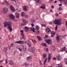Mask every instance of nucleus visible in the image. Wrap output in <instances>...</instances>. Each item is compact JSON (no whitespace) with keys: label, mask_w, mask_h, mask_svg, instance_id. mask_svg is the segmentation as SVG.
Wrapping results in <instances>:
<instances>
[{"label":"nucleus","mask_w":67,"mask_h":67,"mask_svg":"<svg viewBox=\"0 0 67 67\" xmlns=\"http://www.w3.org/2000/svg\"><path fill=\"white\" fill-rule=\"evenodd\" d=\"M16 5L17 7L19 8V6L20 5V3L19 2H17V3L16 4Z\"/></svg>","instance_id":"24"},{"label":"nucleus","mask_w":67,"mask_h":67,"mask_svg":"<svg viewBox=\"0 0 67 67\" xmlns=\"http://www.w3.org/2000/svg\"><path fill=\"white\" fill-rule=\"evenodd\" d=\"M20 16V15L19 14H18L16 15V17L17 19H19V16Z\"/></svg>","instance_id":"30"},{"label":"nucleus","mask_w":67,"mask_h":67,"mask_svg":"<svg viewBox=\"0 0 67 67\" xmlns=\"http://www.w3.org/2000/svg\"><path fill=\"white\" fill-rule=\"evenodd\" d=\"M62 20L61 19H59L58 20H54L53 21V23L55 24H57L58 25H60L62 24V23H61Z\"/></svg>","instance_id":"2"},{"label":"nucleus","mask_w":67,"mask_h":67,"mask_svg":"<svg viewBox=\"0 0 67 67\" xmlns=\"http://www.w3.org/2000/svg\"><path fill=\"white\" fill-rule=\"evenodd\" d=\"M42 45L43 46H44L45 47H47V45H46V44L45 43H42Z\"/></svg>","instance_id":"26"},{"label":"nucleus","mask_w":67,"mask_h":67,"mask_svg":"<svg viewBox=\"0 0 67 67\" xmlns=\"http://www.w3.org/2000/svg\"><path fill=\"white\" fill-rule=\"evenodd\" d=\"M59 9L60 10H62V8L61 7H60L59 8Z\"/></svg>","instance_id":"48"},{"label":"nucleus","mask_w":67,"mask_h":67,"mask_svg":"<svg viewBox=\"0 0 67 67\" xmlns=\"http://www.w3.org/2000/svg\"><path fill=\"white\" fill-rule=\"evenodd\" d=\"M25 30H26V32H28L29 31V28L25 26Z\"/></svg>","instance_id":"12"},{"label":"nucleus","mask_w":67,"mask_h":67,"mask_svg":"<svg viewBox=\"0 0 67 67\" xmlns=\"http://www.w3.org/2000/svg\"><path fill=\"white\" fill-rule=\"evenodd\" d=\"M13 43H12L10 44V47H13Z\"/></svg>","instance_id":"42"},{"label":"nucleus","mask_w":67,"mask_h":67,"mask_svg":"<svg viewBox=\"0 0 67 67\" xmlns=\"http://www.w3.org/2000/svg\"><path fill=\"white\" fill-rule=\"evenodd\" d=\"M31 23H34L35 22V20H32L31 21Z\"/></svg>","instance_id":"37"},{"label":"nucleus","mask_w":67,"mask_h":67,"mask_svg":"<svg viewBox=\"0 0 67 67\" xmlns=\"http://www.w3.org/2000/svg\"><path fill=\"white\" fill-rule=\"evenodd\" d=\"M36 29V30H39L40 29V27L38 26L37 25L36 26H35Z\"/></svg>","instance_id":"25"},{"label":"nucleus","mask_w":67,"mask_h":67,"mask_svg":"<svg viewBox=\"0 0 67 67\" xmlns=\"http://www.w3.org/2000/svg\"><path fill=\"white\" fill-rule=\"evenodd\" d=\"M47 58H46L44 60V64H45V63H46V60H47Z\"/></svg>","instance_id":"41"},{"label":"nucleus","mask_w":67,"mask_h":67,"mask_svg":"<svg viewBox=\"0 0 67 67\" xmlns=\"http://www.w3.org/2000/svg\"><path fill=\"white\" fill-rule=\"evenodd\" d=\"M59 6H60V7H61V6H62V4H59Z\"/></svg>","instance_id":"58"},{"label":"nucleus","mask_w":67,"mask_h":67,"mask_svg":"<svg viewBox=\"0 0 67 67\" xmlns=\"http://www.w3.org/2000/svg\"><path fill=\"white\" fill-rule=\"evenodd\" d=\"M46 50L47 52H48V48H46Z\"/></svg>","instance_id":"50"},{"label":"nucleus","mask_w":67,"mask_h":67,"mask_svg":"<svg viewBox=\"0 0 67 67\" xmlns=\"http://www.w3.org/2000/svg\"><path fill=\"white\" fill-rule=\"evenodd\" d=\"M27 45L29 47H31L32 46L31 45V43L30 42L28 43Z\"/></svg>","instance_id":"27"},{"label":"nucleus","mask_w":67,"mask_h":67,"mask_svg":"<svg viewBox=\"0 0 67 67\" xmlns=\"http://www.w3.org/2000/svg\"><path fill=\"white\" fill-rule=\"evenodd\" d=\"M40 8H41L43 9V10H44L45 9V5H43Z\"/></svg>","instance_id":"22"},{"label":"nucleus","mask_w":67,"mask_h":67,"mask_svg":"<svg viewBox=\"0 0 67 67\" xmlns=\"http://www.w3.org/2000/svg\"><path fill=\"white\" fill-rule=\"evenodd\" d=\"M52 47L54 48V51H55V50H56V48L55 47V46H52Z\"/></svg>","instance_id":"38"},{"label":"nucleus","mask_w":67,"mask_h":67,"mask_svg":"<svg viewBox=\"0 0 67 67\" xmlns=\"http://www.w3.org/2000/svg\"><path fill=\"white\" fill-rule=\"evenodd\" d=\"M47 43L48 44H52V41L50 40V39H48V41Z\"/></svg>","instance_id":"14"},{"label":"nucleus","mask_w":67,"mask_h":67,"mask_svg":"<svg viewBox=\"0 0 67 67\" xmlns=\"http://www.w3.org/2000/svg\"><path fill=\"white\" fill-rule=\"evenodd\" d=\"M31 26H32V27H33V26H34V24H33L32 23H31Z\"/></svg>","instance_id":"49"},{"label":"nucleus","mask_w":67,"mask_h":67,"mask_svg":"<svg viewBox=\"0 0 67 67\" xmlns=\"http://www.w3.org/2000/svg\"><path fill=\"white\" fill-rule=\"evenodd\" d=\"M56 16H58V14H56Z\"/></svg>","instance_id":"63"},{"label":"nucleus","mask_w":67,"mask_h":67,"mask_svg":"<svg viewBox=\"0 0 67 67\" xmlns=\"http://www.w3.org/2000/svg\"><path fill=\"white\" fill-rule=\"evenodd\" d=\"M1 43H0V47H1Z\"/></svg>","instance_id":"64"},{"label":"nucleus","mask_w":67,"mask_h":67,"mask_svg":"<svg viewBox=\"0 0 67 67\" xmlns=\"http://www.w3.org/2000/svg\"><path fill=\"white\" fill-rule=\"evenodd\" d=\"M58 27V26H56L55 27V30H57V27Z\"/></svg>","instance_id":"43"},{"label":"nucleus","mask_w":67,"mask_h":67,"mask_svg":"<svg viewBox=\"0 0 67 67\" xmlns=\"http://www.w3.org/2000/svg\"><path fill=\"white\" fill-rule=\"evenodd\" d=\"M10 7L11 8V11L12 12H14L15 11V9H14V7H13L12 6L10 5Z\"/></svg>","instance_id":"4"},{"label":"nucleus","mask_w":67,"mask_h":67,"mask_svg":"<svg viewBox=\"0 0 67 67\" xmlns=\"http://www.w3.org/2000/svg\"><path fill=\"white\" fill-rule=\"evenodd\" d=\"M25 18H27L28 17V16H27V15H25Z\"/></svg>","instance_id":"56"},{"label":"nucleus","mask_w":67,"mask_h":67,"mask_svg":"<svg viewBox=\"0 0 67 67\" xmlns=\"http://www.w3.org/2000/svg\"><path fill=\"white\" fill-rule=\"evenodd\" d=\"M7 25L9 26H8L7 27L8 28H9L10 32H11L12 31V27H11V26H12V23L10 22H5V23H4V26L5 27H6Z\"/></svg>","instance_id":"1"},{"label":"nucleus","mask_w":67,"mask_h":67,"mask_svg":"<svg viewBox=\"0 0 67 67\" xmlns=\"http://www.w3.org/2000/svg\"><path fill=\"white\" fill-rule=\"evenodd\" d=\"M31 58H32V57L31 56L28 57L27 58V59H31Z\"/></svg>","instance_id":"34"},{"label":"nucleus","mask_w":67,"mask_h":67,"mask_svg":"<svg viewBox=\"0 0 67 67\" xmlns=\"http://www.w3.org/2000/svg\"><path fill=\"white\" fill-rule=\"evenodd\" d=\"M24 36H22L20 37V40H23V39H25V38H24Z\"/></svg>","instance_id":"23"},{"label":"nucleus","mask_w":67,"mask_h":67,"mask_svg":"<svg viewBox=\"0 0 67 67\" xmlns=\"http://www.w3.org/2000/svg\"><path fill=\"white\" fill-rule=\"evenodd\" d=\"M28 65V64H26V63H25V64L24 65V66H27Z\"/></svg>","instance_id":"36"},{"label":"nucleus","mask_w":67,"mask_h":67,"mask_svg":"<svg viewBox=\"0 0 67 67\" xmlns=\"http://www.w3.org/2000/svg\"><path fill=\"white\" fill-rule=\"evenodd\" d=\"M56 40L57 41H59V37H60V36L57 34H56Z\"/></svg>","instance_id":"8"},{"label":"nucleus","mask_w":67,"mask_h":67,"mask_svg":"<svg viewBox=\"0 0 67 67\" xmlns=\"http://www.w3.org/2000/svg\"><path fill=\"white\" fill-rule=\"evenodd\" d=\"M49 32H51V30H49L48 31H47V33H49Z\"/></svg>","instance_id":"53"},{"label":"nucleus","mask_w":67,"mask_h":67,"mask_svg":"<svg viewBox=\"0 0 67 67\" xmlns=\"http://www.w3.org/2000/svg\"><path fill=\"white\" fill-rule=\"evenodd\" d=\"M25 30H26V32H28L29 31V28L25 26Z\"/></svg>","instance_id":"13"},{"label":"nucleus","mask_w":67,"mask_h":67,"mask_svg":"<svg viewBox=\"0 0 67 67\" xmlns=\"http://www.w3.org/2000/svg\"><path fill=\"white\" fill-rule=\"evenodd\" d=\"M23 8L24 10V11H27V9L26 8V6H23Z\"/></svg>","instance_id":"10"},{"label":"nucleus","mask_w":67,"mask_h":67,"mask_svg":"<svg viewBox=\"0 0 67 67\" xmlns=\"http://www.w3.org/2000/svg\"><path fill=\"white\" fill-rule=\"evenodd\" d=\"M16 51H14V54L15 55V53H16Z\"/></svg>","instance_id":"60"},{"label":"nucleus","mask_w":67,"mask_h":67,"mask_svg":"<svg viewBox=\"0 0 67 67\" xmlns=\"http://www.w3.org/2000/svg\"><path fill=\"white\" fill-rule=\"evenodd\" d=\"M26 19H23V22L24 23H27L28 22V21H26Z\"/></svg>","instance_id":"18"},{"label":"nucleus","mask_w":67,"mask_h":67,"mask_svg":"<svg viewBox=\"0 0 67 67\" xmlns=\"http://www.w3.org/2000/svg\"><path fill=\"white\" fill-rule=\"evenodd\" d=\"M21 46L22 47V48H24V46L23 45H22Z\"/></svg>","instance_id":"57"},{"label":"nucleus","mask_w":67,"mask_h":67,"mask_svg":"<svg viewBox=\"0 0 67 67\" xmlns=\"http://www.w3.org/2000/svg\"><path fill=\"white\" fill-rule=\"evenodd\" d=\"M9 64L10 65H14L13 63V62H12V61L11 60H10L9 61Z\"/></svg>","instance_id":"16"},{"label":"nucleus","mask_w":67,"mask_h":67,"mask_svg":"<svg viewBox=\"0 0 67 67\" xmlns=\"http://www.w3.org/2000/svg\"><path fill=\"white\" fill-rule=\"evenodd\" d=\"M48 35H46L44 37V38H47V37H48Z\"/></svg>","instance_id":"35"},{"label":"nucleus","mask_w":67,"mask_h":67,"mask_svg":"<svg viewBox=\"0 0 67 67\" xmlns=\"http://www.w3.org/2000/svg\"><path fill=\"white\" fill-rule=\"evenodd\" d=\"M6 64H8V61L7 59H6Z\"/></svg>","instance_id":"54"},{"label":"nucleus","mask_w":67,"mask_h":67,"mask_svg":"<svg viewBox=\"0 0 67 67\" xmlns=\"http://www.w3.org/2000/svg\"><path fill=\"white\" fill-rule=\"evenodd\" d=\"M26 47L24 48L23 49V51H24L25 52H26Z\"/></svg>","instance_id":"31"},{"label":"nucleus","mask_w":67,"mask_h":67,"mask_svg":"<svg viewBox=\"0 0 67 67\" xmlns=\"http://www.w3.org/2000/svg\"><path fill=\"white\" fill-rule=\"evenodd\" d=\"M55 32H54L51 31V34L52 35H55Z\"/></svg>","instance_id":"32"},{"label":"nucleus","mask_w":67,"mask_h":67,"mask_svg":"<svg viewBox=\"0 0 67 67\" xmlns=\"http://www.w3.org/2000/svg\"><path fill=\"white\" fill-rule=\"evenodd\" d=\"M8 11V8L6 7L4 8L3 9V13L4 14L5 13L7 12V11Z\"/></svg>","instance_id":"5"},{"label":"nucleus","mask_w":67,"mask_h":67,"mask_svg":"<svg viewBox=\"0 0 67 67\" xmlns=\"http://www.w3.org/2000/svg\"><path fill=\"white\" fill-rule=\"evenodd\" d=\"M46 55L47 54L45 53H44L43 54V58H46Z\"/></svg>","instance_id":"19"},{"label":"nucleus","mask_w":67,"mask_h":67,"mask_svg":"<svg viewBox=\"0 0 67 67\" xmlns=\"http://www.w3.org/2000/svg\"><path fill=\"white\" fill-rule=\"evenodd\" d=\"M65 28H63L62 29V31H64V30H65Z\"/></svg>","instance_id":"59"},{"label":"nucleus","mask_w":67,"mask_h":67,"mask_svg":"<svg viewBox=\"0 0 67 67\" xmlns=\"http://www.w3.org/2000/svg\"><path fill=\"white\" fill-rule=\"evenodd\" d=\"M58 56H56L57 57V58L58 60H60L61 59V58H60V57H59V55H58Z\"/></svg>","instance_id":"15"},{"label":"nucleus","mask_w":67,"mask_h":67,"mask_svg":"<svg viewBox=\"0 0 67 67\" xmlns=\"http://www.w3.org/2000/svg\"><path fill=\"white\" fill-rule=\"evenodd\" d=\"M4 51H5V52H6V51H8V48H7V47L4 48Z\"/></svg>","instance_id":"33"},{"label":"nucleus","mask_w":67,"mask_h":67,"mask_svg":"<svg viewBox=\"0 0 67 67\" xmlns=\"http://www.w3.org/2000/svg\"><path fill=\"white\" fill-rule=\"evenodd\" d=\"M28 51H30V52H32V49H31L29 48L28 49Z\"/></svg>","instance_id":"40"},{"label":"nucleus","mask_w":67,"mask_h":67,"mask_svg":"<svg viewBox=\"0 0 67 67\" xmlns=\"http://www.w3.org/2000/svg\"><path fill=\"white\" fill-rule=\"evenodd\" d=\"M45 41H46V43H48V40H45Z\"/></svg>","instance_id":"47"},{"label":"nucleus","mask_w":67,"mask_h":67,"mask_svg":"<svg viewBox=\"0 0 67 67\" xmlns=\"http://www.w3.org/2000/svg\"><path fill=\"white\" fill-rule=\"evenodd\" d=\"M36 2V4H41V0H35Z\"/></svg>","instance_id":"6"},{"label":"nucleus","mask_w":67,"mask_h":67,"mask_svg":"<svg viewBox=\"0 0 67 67\" xmlns=\"http://www.w3.org/2000/svg\"><path fill=\"white\" fill-rule=\"evenodd\" d=\"M21 35H22V36H24V34H21Z\"/></svg>","instance_id":"61"},{"label":"nucleus","mask_w":67,"mask_h":67,"mask_svg":"<svg viewBox=\"0 0 67 67\" xmlns=\"http://www.w3.org/2000/svg\"><path fill=\"white\" fill-rule=\"evenodd\" d=\"M37 37L38 40L40 41H41V40H42V38H41V37L39 36H37Z\"/></svg>","instance_id":"17"},{"label":"nucleus","mask_w":67,"mask_h":67,"mask_svg":"<svg viewBox=\"0 0 67 67\" xmlns=\"http://www.w3.org/2000/svg\"><path fill=\"white\" fill-rule=\"evenodd\" d=\"M5 3L7 4V5H9L10 4L9 3V2H8L7 1H6V0L5 1Z\"/></svg>","instance_id":"29"},{"label":"nucleus","mask_w":67,"mask_h":67,"mask_svg":"<svg viewBox=\"0 0 67 67\" xmlns=\"http://www.w3.org/2000/svg\"><path fill=\"white\" fill-rule=\"evenodd\" d=\"M63 49H62V50H61V52L62 51H65L66 49V48L65 47H63Z\"/></svg>","instance_id":"20"},{"label":"nucleus","mask_w":67,"mask_h":67,"mask_svg":"<svg viewBox=\"0 0 67 67\" xmlns=\"http://www.w3.org/2000/svg\"><path fill=\"white\" fill-rule=\"evenodd\" d=\"M51 8H52V9H54V5H52L51 6Z\"/></svg>","instance_id":"51"},{"label":"nucleus","mask_w":67,"mask_h":67,"mask_svg":"<svg viewBox=\"0 0 67 67\" xmlns=\"http://www.w3.org/2000/svg\"><path fill=\"white\" fill-rule=\"evenodd\" d=\"M20 32H21V33H24V31H23V30H21L20 31Z\"/></svg>","instance_id":"46"},{"label":"nucleus","mask_w":67,"mask_h":67,"mask_svg":"<svg viewBox=\"0 0 67 67\" xmlns=\"http://www.w3.org/2000/svg\"><path fill=\"white\" fill-rule=\"evenodd\" d=\"M51 56H52V54L51 53H49V57L48 58V62H49V61H50V60H51Z\"/></svg>","instance_id":"7"},{"label":"nucleus","mask_w":67,"mask_h":67,"mask_svg":"<svg viewBox=\"0 0 67 67\" xmlns=\"http://www.w3.org/2000/svg\"><path fill=\"white\" fill-rule=\"evenodd\" d=\"M26 23H25V24H21V25H22V26H25V25H26Z\"/></svg>","instance_id":"39"},{"label":"nucleus","mask_w":67,"mask_h":67,"mask_svg":"<svg viewBox=\"0 0 67 67\" xmlns=\"http://www.w3.org/2000/svg\"><path fill=\"white\" fill-rule=\"evenodd\" d=\"M42 62L41 61H40V66H42Z\"/></svg>","instance_id":"44"},{"label":"nucleus","mask_w":67,"mask_h":67,"mask_svg":"<svg viewBox=\"0 0 67 67\" xmlns=\"http://www.w3.org/2000/svg\"><path fill=\"white\" fill-rule=\"evenodd\" d=\"M18 49H19L20 52H21V51H22V49L21 48H19Z\"/></svg>","instance_id":"45"},{"label":"nucleus","mask_w":67,"mask_h":67,"mask_svg":"<svg viewBox=\"0 0 67 67\" xmlns=\"http://www.w3.org/2000/svg\"><path fill=\"white\" fill-rule=\"evenodd\" d=\"M64 3L65 4H67V0H66V1L64 2Z\"/></svg>","instance_id":"52"},{"label":"nucleus","mask_w":67,"mask_h":67,"mask_svg":"<svg viewBox=\"0 0 67 67\" xmlns=\"http://www.w3.org/2000/svg\"><path fill=\"white\" fill-rule=\"evenodd\" d=\"M51 35V36H52V37H54V35Z\"/></svg>","instance_id":"55"},{"label":"nucleus","mask_w":67,"mask_h":67,"mask_svg":"<svg viewBox=\"0 0 67 67\" xmlns=\"http://www.w3.org/2000/svg\"><path fill=\"white\" fill-rule=\"evenodd\" d=\"M35 48L34 47H33L32 48V49H31V52H32V53H33V52H34V51H35Z\"/></svg>","instance_id":"21"},{"label":"nucleus","mask_w":67,"mask_h":67,"mask_svg":"<svg viewBox=\"0 0 67 67\" xmlns=\"http://www.w3.org/2000/svg\"><path fill=\"white\" fill-rule=\"evenodd\" d=\"M15 43H18V44H23V41L20 40L19 41H18L16 42Z\"/></svg>","instance_id":"9"},{"label":"nucleus","mask_w":67,"mask_h":67,"mask_svg":"<svg viewBox=\"0 0 67 67\" xmlns=\"http://www.w3.org/2000/svg\"><path fill=\"white\" fill-rule=\"evenodd\" d=\"M10 19L11 20H13L14 19L15 16L13 14H10L8 15Z\"/></svg>","instance_id":"3"},{"label":"nucleus","mask_w":67,"mask_h":67,"mask_svg":"<svg viewBox=\"0 0 67 67\" xmlns=\"http://www.w3.org/2000/svg\"><path fill=\"white\" fill-rule=\"evenodd\" d=\"M31 29H31V31H33V32H34V33L35 32V28H34V27H33V28H32V27H30Z\"/></svg>","instance_id":"11"},{"label":"nucleus","mask_w":67,"mask_h":67,"mask_svg":"<svg viewBox=\"0 0 67 67\" xmlns=\"http://www.w3.org/2000/svg\"><path fill=\"white\" fill-rule=\"evenodd\" d=\"M25 13L24 12H22V13L21 14V15L22 16H24L25 15Z\"/></svg>","instance_id":"28"},{"label":"nucleus","mask_w":67,"mask_h":67,"mask_svg":"<svg viewBox=\"0 0 67 67\" xmlns=\"http://www.w3.org/2000/svg\"><path fill=\"white\" fill-rule=\"evenodd\" d=\"M56 58H53V59H54V60H56Z\"/></svg>","instance_id":"62"}]
</instances>
